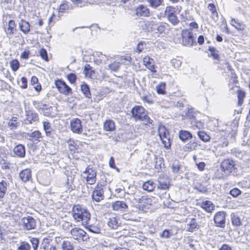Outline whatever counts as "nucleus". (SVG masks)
<instances>
[{"instance_id": "obj_1", "label": "nucleus", "mask_w": 250, "mask_h": 250, "mask_svg": "<svg viewBox=\"0 0 250 250\" xmlns=\"http://www.w3.org/2000/svg\"><path fill=\"white\" fill-rule=\"evenodd\" d=\"M72 217L76 223L87 227L89 224L91 215L89 211L80 205L74 206L72 210Z\"/></svg>"}, {"instance_id": "obj_2", "label": "nucleus", "mask_w": 250, "mask_h": 250, "mask_svg": "<svg viewBox=\"0 0 250 250\" xmlns=\"http://www.w3.org/2000/svg\"><path fill=\"white\" fill-rule=\"evenodd\" d=\"M132 116L135 120H141L146 125L152 124L153 121L147 116L145 109L141 106H135L131 110Z\"/></svg>"}, {"instance_id": "obj_3", "label": "nucleus", "mask_w": 250, "mask_h": 250, "mask_svg": "<svg viewBox=\"0 0 250 250\" xmlns=\"http://www.w3.org/2000/svg\"><path fill=\"white\" fill-rule=\"evenodd\" d=\"M183 45L190 47L196 43L195 39L191 29L183 30L181 33Z\"/></svg>"}, {"instance_id": "obj_4", "label": "nucleus", "mask_w": 250, "mask_h": 250, "mask_svg": "<svg viewBox=\"0 0 250 250\" xmlns=\"http://www.w3.org/2000/svg\"><path fill=\"white\" fill-rule=\"evenodd\" d=\"M158 134L164 146L167 149L169 148L171 143L168 130L164 125H160L158 127Z\"/></svg>"}, {"instance_id": "obj_5", "label": "nucleus", "mask_w": 250, "mask_h": 250, "mask_svg": "<svg viewBox=\"0 0 250 250\" xmlns=\"http://www.w3.org/2000/svg\"><path fill=\"white\" fill-rule=\"evenodd\" d=\"M236 164L234 161L229 159L224 160L221 164V168L226 174H229L234 171Z\"/></svg>"}, {"instance_id": "obj_6", "label": "nucleus", "mask_w": 250, "mask_h": 250, "mask_svg": "<svg viewBox=\"0 0 250 250\" xmlns=\"http://www.w3.org/2000/svg\"><path fill=\"white\" fill-rule=\"evenodd\" d=\"M21 224L23 229L31 230L34 229L36 226V221L32 216H27L21 219Z\"/></svg>"}, {"instance_id": "obj_7", "label": "nucleus", "mask_w": 250, "mask_h": 250, "mask_svg": "<svg viewBox=\"0 0 250 250\" xmlns=\"http://www.w3.org/2000/svg\"><path fill=\"white\" fill-rule=\"evenodd\" d=\"M212 144L215 147H223L227 146L229 142L225 135L222 133L217 134L213 139Z\"/></svg>"}, {"instance_id": "obj_8", "label": "nucleus", "mask_w": 250, "mask_h": 250, "mask_svg": "<svg viewBox=\"0 0 250 250\" xmlns=\"http://www.w3.org/2000/svg\"><path fill=\"white\" fill-rule=\"evenodd\" d=\"M104 185L102 184H97L95 188V189L92 192V197L93 200L99 202L104 199Z\"/></svg>"}, {"instance_id": "obj_9", "label": "nucleus", "mask_w": 250, "mask_h": 250, "mask_svg": "<svg viewBox=\"0 0 250 250\" xmlns=\"http://www.w3.org/2000/svg\"><path fill=\"white\" fill-rule=\"evenodd\" d=\"M70 128L73 133L79 134L83 131L81 121L78 118H74L70 121Z\"/></svg>"}, {"instance_id": "obj_10", "label": "nucleus", "mask_w": 250, "mask_h": 250, "mask_svg": "<svg viewBox=\"0 0 250 250\" xmlns=\"http://www.w3.org/2000/svg\"><path fill=\"white\" fill-rule=\"evenodd\" d=\"M83 174L85 175L87 184L89 185L94 184L96 181V172L95 170L89 167L86 168Z\"/></svg>"}, {"instance_id": "obj_11", "label": "nucleus", "mask_w": 250, "mask_h": 250, "mask_svg": "<svg viewBox=\"0 0 250 250\" xmlns=\"http://www.w3.org/2000/svg\"><path fill=\"white\" fill-rule=\"evenodd\" d=\"M153 199L151 197L144 196L139 199L138 204L137 205L140 210L149 208V206L153 203Z\"/></svg>"}, {"instance_id": "obj_12", "label": "nucleus", "mask_w": 250, "mask_h": 250, "mask_svg": "<svg viewBox=\"0 0 250 250\" xmlns=\"http://www.w3.org/2000/svg\"><path fill=\"white\" fill-rule=\"evenodd\" d=\"M55 85L60 92L65 95H68L71 93V88L64 81L56 80Z\"/></svg>"}, {"instance_id": "obj_13", "label": "nucleus", "mask_w": 250, "mask_h": 250, "mask_svg": "<svg viewBox=\"0 0 250 250\" xmlns=\"http://www.w3.org/2000/svg\"><path fill=\"white\" fill-rule=\"evenodd\" d=\"M214 221L216 226L224 228L226 223V213L224 211L217 212L214 216Z\"/></svg>"}, {"instance_id": "obj_14", "label": "nucleus", "mask_w": 250, "mask_h": 250, "mask_svg": "<svg viewBox=\"0 0 250 250\" xmlns=\"http://www.w3.org/2000/svg\"><path fill=\"white\" fill-rule=\"evenodd\" d=\"M70 234L73 239L80 240L84 239V238L86 237V233L80 228H74L71 229Z\"/></svg>"}, {"instance_id": "obj_15", "label": "nucleus", "mask_w": 250, "mask_h": 250, "mask_svg": "<svg viewBox=\"0 0 250 250\" xmlns=\"http://www.w3.org/2000/svg\"><path fill=\"white\" fill-rule=\"evenodd\" d=\"M143 64L151 72L154 73L156 72L154 61L152 58L146 56L143 58Z\"/></svg>"}, {"instance_id": "obj_16", "label": "nucleus", "mask_w": 250, "mask_h": 250, "mask_svg": "<svg viewBox=\"0 0 250 250\" xmlns=\"http://www.w3.org/2000/svg\"><path fill=\"white\" fill-rule=\"evenodd\" d=\"M135 12L138 16L148 17L150 14L148 8L143 5H140L137 7Z\"/></svg>"}, {"instance_id": "obj_17", "label": "nucleus", "mask_w": 250, "mask_h": 250, "mask_svg": "<svg viewBox=\"0 0 250 250\" xmlns=\"http://www.w3.org/2000/svg\"><path fill=\"white\" fill-rule=\"evenodd\" d=\"M13 152L18 157L23 158L25 155V149L23 145L19 144L13 148Z\"/></svg>"}, {"instance_id": "obj_18", "label": "nucleus", "mask_w": 250, "mask_h": 250, "mask_svg": "<svg viewBox=\"0 0 250 250\" xmlns=\"http://www.w3.org/2000/svg\"><path fill=\"white\" fill-rule=\"evenodd\" d=\"M112 208L114 210L125 211L127 208V206L125 202L117 201L112 204Z\"/></svg>"}, {"instance_id": "obj_19", "label": "nucleus", "mask_w": 250, "mask_h": 250, "mask_svg": "<svg viewBox=\"0 0 250 250\" xmlns=\"http://www.w3.org/2000/svg\"><path fill=\"white\" fill-rule=\"evenodd\" d=\"M107 224L112 229H117L120 225L119 219L114 216L109 217L108 219Z\"/></svg>"}, {"instance_id": "obj_20", "label": "nucleus", "mask_w": 250, "mask_h": 250, "mask_svg": "<svg viewBox=\"0 0 250 250\" xmlns=\"http://www.w3.org/2000/svg\"><path fill=\"white\" fill-rule=\"evenodd\" d=\"M169 181L167 177H160L158 178V188L161 189H167L169 188Z\"/></svg>"}, {"instance_id": "obj_21", "label": "nucleus", "mask_w": 250, "mask_h": 250, "mask_svg": "<svg viewBox=\"0 0 250 250\" xmlns=\"http://www.w3.org/2000/svg\"><path fill=\"white\" fill-rule=\"evenodd\" d=\"M231 25L233 26L237 30L242 31L245 28V24L243 22L240 21L238 19L232 18L230 22Z\"/></svg>"}, {"instance_id": "obj_22", "label": "nucleus", "mask_w": 250, "mask_h": 250, "mask_svg": "<svg viewBox=\"0 0 250 250\" xmlns=\"http://www.w3.org/2000/svg\"><path fill=\"white\" fill-rule=\"evenodd\" d=\"M21 179L23 182L28 181L31 178V172L29 168H26L21 171L19 174Z\"/></svg>"}, {"instance_id": "obj_23", "label": "nucleus", "mask_w": 250, "mask_h": 250, "mask_svg": "<svg viewBox=\"0 0 250 250\" xmlns=\"http://www.w3.org/2000/svg\"><path fill=\"white\" fill-rule=\"evenodd\" d=\"M19 28L21 31L27 34L30 30V25L29 23L24 20H21L19 23Z\"/></svg>"}, {"instance_id": "obj_24", "label": "nucleus", "mask_w": 250, "mask_h": 250, "mask_svg": "<svg viewBox=\"0 0 250 250\" xmlns=\"http://www.w3.org/2000/svg\"><path fill=\"white\" fill-rule=\"evenodd\" d=\"M26 116L27 120L31 124L32 122H35L38 120V115L32 110L26 111Z\"/></svg>"}, {"instance_id": "obj_25", "label": "nucleus", "mask_w": 250, "mask_h": 250, "mask_svg": "<svg viewBox=\"0 0 250 250\" xmlns=\"http://www.w3.org/2000/svg\"><path fill=\"white\" fill-rule=\"evenodd\" d=\"M179 137L183 142H186L188 139L192 138V135L190 132L181 130L179 132Z\"/></svg>"}, {"instance_id": "obj_26", "label": "nucleus", "mask_w": 250, "mask_h": 250, "mask_svg": "<svg viewBox=\"0 0 250 250\" xmlns=\"http://www.w3.org/2000/svg\"><path fill=\"white\" fill-rule=\"evenodd\" d=\"M8 185L9 183L5 181L2 180L0 182V200L5 195Z\"/></svg>"}, {"instance_id": "obj_27", "label": "nucleus", "mask_w": 250, "mask_h": 250, "mask_svg": "<svg viewBox=\"0 0 250 250\" xmlns=\"http://www.w3.org/2000/svg\"><path fill=\"white\" fill-rule=\"evenodd\" d=\"M201 207L208 212H211L214 209V204L209 201H205L202 202Z\"/></svg>"}, {"instance_id": "obj_28", "label": "nucleus", "mask_w": 250, "mask_h": 250, "mask_svg": "<svg viewBox=\"0 0 250 250\" xmlns=\"http://www.w3.org/2000/svg\"><path fill=\"white\" fill-rule=\"evenodd\" d=\"M29 139L35 142H40L42 138V133L38 130L35 131L31 133L29 135Z\"/></svg>"}, {"instance_id": "obj_29", "label": "nucleus", "mask_w": 250, "mask_h": 250, "mask_svg": "<svg viewBox=\"0 0 250 250\" xmlns=\"http://www.w3.org/2000/svg\"><path fill=\"white\" fill-rule=\"evenodd\" d=\"M104 129L106 131H113L115 129L114 122L111 120H106L104 124Z\"/></svg>"}, {"instance_id": "obj_30", "label": "nucleus", "mask_w": 250, "mask_h": 250, "mask_svg": "<svg viewBox=\"0 0 250 250\" xmlns=\"http://www.w3.org/2000/svg\"><path fill=\"white\" fill-rule=\"evenodd\" d=\"M70 1L76 5V6L82 8L86 6L88 4H93L94 2H89L86 0H70Z\"/></svg>"}, {"instance_id": "obj_31", "label": "nucleus", "mask_w": 250, "mask_h": 250, "mask_svg": "<svg viewBox=\"0 0 250 250\" xmlns=\"http://www.w3.org/2000/svg\"><path fill=\"white\" fill-rule=\"evenodd\" d=\"M155 183L151 180L145 182L143 185V188L148 192L152 191L155 188Z\"/></svg>"}, {"instance_id": "obj_32", "label": "nucleus", "mask_w": 250, "mask_h": 250, "mask_svg": "<svg viewBox=\"0 0 250 250\" xmlns=\"http://www.w3.org/2000/svg\"><path fill=\"white\" fill-rule=\"evenodd\" d=\"M197 226L196 219H192L187 224L186 229L188 231L193 232L197 228Z\"/></svg>"}, {"instance_id": "obj_33", "label": "nucleus", "mask_w": 250, "mask_h": 250, "mask_svg": "<svg viewBox=\"0 0 250 250\" xmlns=\"http://www.w3.org/2000/svg\"><path fill=\"white\" fill-rule=\"evenodd\" d=\"M17 117H12L8 123V126L11 129H15L20 125V123L18 122Z\"/></svg>"}, {"instance_id": "obj_34", "label": "nucleus", "mask_w": 250, "mask_h": 250, "mask_svg": "<svg viewBox=\"0 0 250 250\" xmlns=\"http://www.w3.org/2000/svg\"><path fill=\"white\" fill-rule=\"evenodd\" d=\"M72 9L73 7L71 5L69 4L68 2H65L60 5L58 12L59 14L61 13L62 14L66 12V11L68 10L69 9Z\"/></svg>"}, {"instance_id": "obj_35", "label": "nucleus", "mask_w": 250, "mask_h": 250, "mask_svg": "<svg viewBox=\"0 0 250 250\" xmlns=\"http://www.w3.org/2000/svg\"><path fill=\"white\" fill-rule=\"evenodd\" d=\"M16 26V25L15 21L13 20H10L8 22V28L6 30V33L9 35L13 34L14 33Z\"/></svg>"}, {"instance_id": "obj_36", "label": "nucleus", "mask_w": 250, "mask_h": 250, "mask_svg": "<svg viewBox=\"0 0 250 250\" xmlns=\"http://www.w3.org/2000/svg\"><path fill=\"white\" fill-rule=\"evenodd\" d=\"M199 138L203 142H208L210 139V136L203 131H199L197 133Z\"/></svg>"}, {"instance_id": "obj_37", "label": "nucleus", "mask_w": 250, "mask_h": 250, "mask_svg": "<svg viewBox=\"0 0 250 250\" xmlns=\"http://www.w3.org/2000/svg\"><path fill=\"white\" fill-rule=\"evenodd\" d=\"M199 146L200 145L198 142L197 141H194L188 143L187 145L186 148L188 149V150L192 151L196 150Z\"/></svg>"}, {"instance_id": "obj_38", "label": "nucleus", "mask_w": 250, "mask_h": 250, "mask_svg": "<svg viewBox=\"0 0 250 250\" xmlns=\"http://www.w3.org/2000/svg\"><path fill=\"white\" fill-rule=\"evenodd\" d=\"M83 73L87 78H91L94 74V71L91 69L89 64H86L84 68Z\"/></svg>"}, {"instance_id": "obj_39", "label": "nucleus", "mask_w": 250, "mask_h": 250, "mask_svg": "<svg viewBox=\"0 0 250 250\" xmlns=\"http://www.w3.org/2000/svg\"><path fill=\"white\" fill-rule=\"evenodd\" d=\"M43 126L46 135L47 136H50L51 132L52 131V127H51L50 123L47 121L44 122L43 123Z\"/></svg>"}, {"instance_id": "obj_40", "label": "nucleus", "mask_w": 250, "mask_h": 250, "mask_svg": "<svg viewBox=\"0 0 250 250\" xmlns=\"http://www.w3.org/2000/svg\"><path fill=\"white\" fill-rule=\"evenodd\" d=\"M230 216L231 222L234 226L238 227L241 225V220L237 215L234 213H232Z\"/></svg>"}, {"instance_id": "obj_41", "label": "nucleus", "mask_w": 250, "mask_h": 250, "mask_svg": "<svg viewBox=\"0 0 250 250\" xmlns=\"http://www.w3.org/2000/svg\"><path fill=\"white\" fill-rule=\"evenodd\" d=\"M149 5L152 8H156L161 5L163 1V0H147Z\"/></svg>"}, {"instance_id": "obj_42", "label": "nucleus", "mask_w": 250, "mask_h": 250, "mask_svg": "<svg viewBox=\"0 0 250 250\" xmlns=\"http://www.w3.org/2000/svg\"><path fill=\"white\" fill-rule=\"evenodd\" d=\"M62 248L63 250H74V248L73 244L68 241H64L62 245Z\"/></svg>"}, {"instance_id": "obj_43", "label": "nucleus", "mask_w": 250, "mask_h": 250, "mask_svg": "<svg viewBox=\"0 0 250 250\" xmlns=\"http://www.w3.org/2000/svg\"><path fill=\"white\" fill-rule=\"evenodd\" d=\"M70 178H71L69 179V177H68L67 182L65 184L67 191L69 192H70L75 188V186L73 184V180L72 179V177H71Z\"/></svg>"}, {"instance_id": "obj_44", "label": "nucleus", "mask_w": 250, "mask_h": 250, "mask_svg": "<svg viewBox=\"0 0 250 250\" xmlns=\"http://www.w3.org/2000/svg\"><path fill=\"white\" fill-rule=\"evenodd\" d=\"M121 64V63L119 62H114L113 63L109 64L108 67L111 71L116 72L119 70Z\"/></svg>"}, {"instance_id": "obj_45", "label": "nucleus", "mask_w": 250, "mask_h": 250, "mask_svg": "<svg viewBox=\"0 0 250 250\" xmlns=\"http://www.w3.org/2000/svg\"><path fill=\"white\" fill-rule=\"evenodd\" d=\"M81 90L85 97L89 98L91 94L88 85L86 84H83L81 86Z\"/></svg>"}, {"instance_id": "obj_46", "label": "nucleus", "mask_w": 250, "mask_h": 250, "mask_svg": "<svg viewBox=\"0 0 250 250\" xmlns=\"http://www.w3.org/2000/svg\"><path fill=\"white\" fill-rule=\"evenodd\" d=\"M181 169V165L177 161H175L172 165V170L173 172L177 173L180 172Z\"/></svg>"}, {"instance_id": "obj_47", "label": "nucleus", "mask_w": 250, "mask_h": 250, "mask_svg": "<svg viewBox=\"0 0 250 250\" xmlns=\"http://www.w3.org/2000/svg\"><path fill=\"white\" fill-rule=\"evenodd\" d=\"M245 97V93L242 90H238L237 92L238 104L241 105L243 103L244 98Z\"/></svg>"}, {"instance_id": "obj_48", "label": "nucleus", "mask_w": 250, "mask_h": 250, "mask_svg": "<svg viewBox=\"0 0 250 250\" xmlns=\"http://www.w3.org/2000/svg\"><path fill=\"white\" fill-rule=\"evenodd\" d=\"M10 67L12 70L15 72L20 67V63L17 60H13L10 62Z\"/></svg>"}, {"instance_id": "obj_49", "label": "nucleus", "mask_w": 250, "mask_h": 250, "mask_svg": "<svg viewBox=\"0 0 250 250\" xmlns=\"http://www.w3.org/2000/svg\"><path fill=\"white\" fill-rule=\"evenodd\" d=\"M167 18L169 21L173 25H177L179 22L177 17L175 14L168 16Z\"/></svg>"}, {"instance_id": "obj_50", "label": "nucleus", "mask_w": 250, "mask_h": 250, "mask_svg": "<svg viewBox=\"0 0 250 250\" xmlns=\"http://www.w3.org/2000/svg\"><path fill=\"white\" fill-rule=\"evenodd\" d=\"M30 248L29 243L26 242H22L18 247V250H30Z\"/></svg>"}, {"instance_id": "obj_51", "label": "nucleus", "mask_w": 250, "mask_h": 250, "mask_svg": "<svg viewBox=\"0 0 250 250\" xmlns=\"http://www.w3.org/2000/svg\"><path fill=\"white\" fill-rule=\"evenodd\" d=\"M171 63L175 68H179L181 65V61L179 59H173L171 60Z\"/></svg>"}, {"instance_id": "obj_52", "label": "nucleus", "mask_w": 250, "mask_h": 250, "mask_svg": "<svg viewBox=\"0 0 250 250\" xmlns=\"http://www.w3.org/2000/svg\"><path fill=\"white\" fill-rule=\"evenodd\" d=\"M32 245V247L34 250H37L38 248L39 240L37 238H31L30 240Z\"/></svg>"}, {"instance_id": "obj_53", "label": "nucleus", "mask_w": 250, "mask_h": 250, "mask_svg": "<svg viewBox=\"0 0 250 250\" xmlns=\"http://www.w3.org/2000/svg\"><path fill=\"white\" fill-rule=\"evenodd\" d=\"M165 12L167 17H168V16L174 14L175 9L172 6H167L165 9Z\"/></svg>"}, {"instance_id": "obj_54", "label": "nucleus", "mask_w": 250, "mask_h": 250, "mask_svg": "<svg viewBox=\"0 0 250 250\" xmlns=\"http://www.w3.org/2000/svg\"><path fill=\"white\" fill-rule=\"evenodd\" d=\"M238 124V121L237 120H234L233 121V123L231 124V126H232V127H231V129H232L231 135H232V136H234L236 134V133H237V128Z\"/></svg>"}, {"instance_id": "obj_55", "label": "nucleus", "mask_w": 250, "mask_h": 250, "mask_svg": "<svg viewBox=\"0 0 250 250\" xmlns=\"http://www.w3.org/2000/svg\"><path fill=\"white\" fill-rule=\"evenodd\" d=\"M86 228L88 229L93 233H100V229L97 227L93 226L92 225H88L87 227H85Z\"/></svg>"}, {"instance_id": "obj_56", "label": "nucleus", "mask_w": 250, "mask_h": 250, "mask_svg": "<svg viewBox=\"0 0 250 250\" xmlns=\"http://www.w3.org/2000/svg\"><path fill=\"white\" fill-rule=\"evenodd\" d=\"M229 193L233 197H237L241 193V191L238 188H235L230 190Z\"/></svg>"}, {"instance_id": "obj_57", "label": "nucleus", "mask_w": 250, "mask_h": 250, "mask_svg": "<svg viewBox=\"0 0 250 250\" xmlns=\"http://www.w3.org/2000/svg\"><path fill=\"white\" fill-rule=\"evenodd\" d=\"M156 88L158 93L164 94L165 93V84L164 83H161L158 84Z\"/></svg>"}, {"instance_id": "obj_58", "label": "nucleus", "mask_w": 250, "mask_h": 250, "mask_svg": "<svg viewBox=\"0 0 250 250\" xmlns=\"http://www.w3.org/2000/svg\"><path fill=\"white\" fill-rule=\"evenodd\" d=\"M208 50L210 52L211 56L214 59H218L219 58V56L218 54V51L214 47H209Z\"/></svg>"}, {"instance_id": "obj_59", "label": "nucleus", "mask_w": 250, "mask_h": 250, "mask_svg": "<svg viewBox=\"0 0 250 250\" xmlns=\"http://www.w3.org/2000/svg\"><path fill=\"white\" fill-rule=\"evenodd\" d=\"M208 9L211 11L212 17L218 16V13L216 11L215 6L212 3H209L208 5Z\"/></svg>"}, {"instance_id": "obj_60", "label": "nucleus", "mask_w": 250, "mask_h": 250, "mask_svg": "<svg viewBox=\"0 0 250 250\" xmlns=\"http://www.w3.org/2000/svg\"><path fill=\"white\" fill-rule=\"evenodd\" d=\"M67 78L70 83H74L76 82L77 76L75 74L71 73L67 75Z\"/></svg>"}, {"instance_id": "obj_61", "label": "nucleus", "mask_w": 250, "mask_h": 250, "mask_svg": "<svg viewBox=\"0 0 250 250\" xmlns=\"http://www.w3.org/2000/svg\"><path fill=\"white\" fill-rule=\"evenodd\" d=\"M167 26L166 23H162L157 27V30L160 33H165L167 29Z\"/></svg>"}, {"instance_id": "obj_62", "label": "nucleus", "mask_w": 250, "mask_h": 250, "mask_svg": "<svg viewBox=\"0 0 250 250\" xmlns=\"http://www.w3.org/2000/svg\"><path fill=\"white\" fill-rule=\"evenodd\" d=\"M171 235V232H170L168 230L165 229L161 233L160 236L162 238H168Z\"/></svg>"}, {"instance_id": "obj_63", "label": "nucleus", "mask_w": 250, "mask_h": 250, "mask_svg": "<svg viewBox=\"0 0 250 250\" xmlns=\"http://www.w3.org/2000/svg\"><path fill=\"white\" fill-rule=\"evenodd\" d=\"M50 240L48 238L43 239V242L41 246L40 249L45 250L47 247H48V244L49 243Z\"/></svg>"}, {"instance_id": "obj_64", "label": "nucleus", "mask_w": 250, "mask_h": 250, "mask_svg": "<svg viewBox=\"0 0 250 250\" xmlns=\"http://www.w3.org/2000/svg\"><path fill=\"white\" fill-rule=\"evenodd\" d=\"M40 56L42 58V59L47 61L48 60V56L47 52L44 49H41L40 51Z\"/></svg>"}]
</instances>
